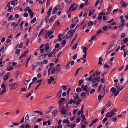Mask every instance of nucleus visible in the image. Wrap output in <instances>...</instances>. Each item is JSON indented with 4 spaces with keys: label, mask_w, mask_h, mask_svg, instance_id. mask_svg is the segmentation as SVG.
<instances>
[{
    "label": "nucleus",
    "mask_w": 128,
    "mask_h": 128,
    "mask_svg": "<svg viewBox=\"0 0 128 128\" xmlns=\"http://www.w3.org/2000/svg\"><path fill=\"white\" fill-rule=\"evenodd\" d=\"M63 89L64 90H65L67 89V86L65 85H63L62 86Z\"/></svg>",
    "instance_id": "48"
},
{
    "label": "nucleus",
    "mask_w": 128,
    "mask_h": 128,
    "mask_svg": "<svg viewBox=\"0 0 128 128\" xmlns=\"http://www.w3.org/2000/svg\"><path fill=\"white\" fill-rule=\"evenodd\" d=\"M36 20V18H33L31 21V23L33 24L34 23Z\"/></svg>",
    "instance_id": "36"
},
{
    "label": "nucleus",
    "mask_w": 128,
    "mask_h": 128,
    "mask_svg": "<svg viewBox=\"0 0 128 128\" xmlns=\"http://www.w3.org/2000/svg\"><path fill=\"white\" fill-rule=\"evenodd\" d=\"M116 44H114L112 45H110V48H113L114 49L116 47Z\"/></svg>",
    "instance_id": "26"
},
{
    "label": "nucleus",
    "mask_w": 128,
    "mask_h": 128,
    "mask_svg": "<svg viewBox=\"0 0 128 128\" xmlns=\"http://www.w3.org/2000/svg\"><path fill=\"white\" fill-rule=\"evenodd\" d=\"M76 103V101L72 99H70L69 100L68 104H72V103L74 104Z\"/></svg>",
    "instance_id": "14"
},
{
    "label": "nucleus",
    "mask_w": 128,
    "mask_h": 128,
    "mask_svg": "<svg viewBox=\"0 0 128 128\" xmlns=\"http://www.w3.org/2000/svg\"><path fill=\"white\" fill-rule=\"evenodd\" d=\"M56 50H52L50 52L52 54H54L56 53Z\"/></svg>",
    "instance_id": "53"
},
{
    "label": "nucleus",
    "mask_w": 128,
    "mask_h": 128,
    "mask_svg": "<svg viewBox=\"0 0 128 128\" xmlns=\"http://www.w3.org/2000/svg\"><path fill=\"white\" fill-rule=\"evenodd\" d=\"M38 64V62H35L33 64V66L32 67V68L33 69H34L35 68L36 66Z\"/></svg>",
    "instance_id": "29"
},
{
    "label": "nucleus",
    "mask_w": 128,
    "mask_h": 128,
    "mask_svg": "<svg viewBox=\"0 0 128 128\" xmlns=\"http://www.w3.org/2000/svg\"><path fill=\"white\" fill-rule=\"evenodd\" d=\"M78 8V5L75 3L72 4L69 8V10H70L72 8L71 10V11H73L75 10L76 9Z\"/></svg>",
    "instance_id": "1"
},
{
    "label": "nucleus",
    "mask_w": 128,
    "mask_h": 128,
    "mask_svg": "<svg viewBox=\"0 0 128 128\" xmlns=\"http://www.w3.org/2000/svg\"><path fill=\"white\" fill-rule=\"evenodd\" d=\"M120 91V90L119 89H117V91L114 94V96H116L119 94V92Z\"/></svg>",
    "instance_id": "27"
},
{
    "label": "nucleus",
    "mask_w": 128,
    "mask_h": 128,
    "mask_svg": "<svg viewBox=\"0 0 128 128\" xmlns=\"http://www.w3.org/2000/svg\"><path fill=\"white\" fill-rule=\"evenodd\" d=\"M44 28L42 29L40 32L39 33L38 35V36H39L42 33V32L44 31Z\"/></svg>",
    "instance_id": "32"
},
{
    "label": "nucleus",
    "mask_w": 128,
    "mask_h": 128,
    "mask_svg": "<svg viewBox=\"0 0 128 128\" xmlns=\"http://www.w3.org/2000/svg\"><path fill=\"white\" fill-rule=\"evenodd\" d=\"M124 65L122 66V67H120L118 68V70L120 71H121L124 68Z\"/></svg>",
    "instance_id": "47"
},
{
    "label": "nucleus",
    "mask_w": 128,
    "mask_h": 128,
    "mask_svg": "<svg viewBox=\"0 0 128 128\" xmlns=\"http://www.w3.org/2000/svg\"><path fill=\"white\" fill-rule=\"evenodd\" d=\"M106 107H104L103 108V109L101 111V114H102L104 113V110H106Z\"/></svg>",
    "instance_id": "45"
},
{
    "label": "nucleus",
    "mask_w": 128,
    "mask_h": 128,
    "mask_svg": "<svg viewBox=\"0 0 128 128\" xmlns=\"http://www.w3.org/2000/svg\"><path fill=\"white\" fill-rule=\"evenodd\" d=\"M50 16L48 15L45 17V21L46 23H48V20Z\"/></svg>",
    "instance_id": "21"
},
{
    "label": "nucleus",
    "mask_w": 128,
    "mask_h": 128,
    "mask_svg": "<svg viewBox=\"0 0 128 128\" xmlns=\"http://www.w3.org/2000/svg\"><path fill=\"white\" fill-rule=\"evenodd\" d=\"M54 32V30H50L49 31L46 33V34H47L48 36H49L50 35L52 34Z\"/></svg>",
    "instance_id": "10"
},
{
    "label": "nucleus",
    "mask_w": 128,
    "mask_h": 128,
    "mask_svg": "<svg viewBox=\"0 0 128 128\" xmlns=\"http://www.w3.org/2000/svg\"><path fill=\"white\" fill-rule=\"evenodd\" d=\"M56 16H53L50 18L49 21V22H51L53 21L56 18Z\"/></svg>",
    "instance_id": "17"
},
{
    "label": "nucleus",
    "mask_w": 128,
    "mask_h": 128,
    "mask_svg": "<svg viewBox=\"0 0 128 128\" xmlns=\"http://www.w3.org/2000/svg\"><path fill=\"white\" fill-rule=\"evenodd\" d=\"M81 116L82 117V121L81 122H83L84 120H86V118L85 117V115L84 114H83L82 115H81Z\"/></svg>",
    "instance_id": "19"
},
{
    "label": "nucleus",
    "mask_w": 128,
    "mask_h": 128,
    "mask_svg": "<svg viewBox=\"0 0 128 128\" xmlns=\"http://www.w3.org/2000/svg\"><path fill=\"white\" fill-rule=\"evenodd\" d=\"M100 94L101 95H102L103 96H104L105 94V91H103L102 90H101V91L100 92Z\"/></svg>",
    "instance_id": "44"
},
{
    "label": "nucleus",
    "mask_w": 128,
    "mask_h": 128,
    "mask_svg": "<svg viewBox=\"0 0 128 128\" xmlns=\"http://www.w3.org/2000/svg\"><path fill=\"white\" fill-rule=\"evenodd\" d=\"M52 10V7H51L48 10L47 13V14H48V15L50 16V14H51V10Z\"/></svg>",
    "instance_id": "22"
},
{
    "label": "nucleus",
    "mask_w": 128,
    "mask_h": 128,
    "mask_svg": "<svg viewBox=\"0 0 128 128\" xmlns=\"http://www.w3.org/2000/svg\"><path fill=\"white\" fill-rule=\"evenodd\" d=\"M23 43L22 42L20 43L19 45V47L20 48H21L22 47Z\"/></svg>",
    "instance_id": "64"
},
{
    "label": "nucleus",
    "mask_w": 128,
    "mask_h": 128,
    "mask_svg": "<svg viewBox=\"0 0 128 128\" xmlns=\"http://www.w3.org/2000/svg\"><path fill=\"white\" fill-rule=\"evenodd\" d=\"M28 12L30 14V18H31L34 15V12H32L31 10H29L28 11Z\"/></svg>",
    "instance_id": "13"
},
{
    "label": "nucleus",
    "mask_w": 128,
    "mask_h": 128,
    "mask_svg": "<svg viewBox=\"0 0 128 128\" xmlns=\"http://www.w3.org/2000/svg\"><path fill=\"white\" fill-rule=\"evenodd\" d=\"M53 108V107L52 106H50V107L47 110H46L47 111V113H48L50 112Z\"/></svg>",
    "instance_id": "24"
},
{
    "label": "nucleus",
    "mask_w": 128,
    "mask_h": 128,
    "mask_svg": "<svg viewBox=\"0 0 128 128\" xmlns=\"http://www.w3.org/2000/svg\"><path fill=\"white\" fill-rule=\"evenodd\" d=\"M128 41V38H125L123 40V42L124 43H126Z\"/></svg>",
    "instance_id": "52"
},
{
    "label": "nucleus",
    "mask_w": 128,
    "mask_h": 128,
    "mask_svg": "<svg viewBox=\"0 0 128 128\" xmlns=\"http://www.w3.org/2000/svg\"><path fill=\"white\" fill-rule=\"evenodd\" d=\"M105 116L106 117H111L112 116H111L109 112H107L105 115Z\"/></svg>",
    "instance_id": "25"
},
{
    "label": "nucleus",
    "mask_w": 128,
    "mask_h": 128,
    "mask_svg": "<svg viewBox=\"0 0 128 128\" xmlns=\"http://www.w3.org/2000/svg\"><path fill=\"white\" fill-rule=\"evenodd\" d=\"M96 80L99 82L100 80V77L99 76H97L96 77Z\"/></svg>",
    "instance_id": "62"
},
{
    "label": "nucleus",
    "mask_w": 128,
    "mask_h": 128,
    "mask_svg": "<svg viewBox=\"0 0 128 128\" xmlns=\"http://www.w3.org/2000/svg\"><path fill=\"white\" fill-rule=\"evenodd\" d=\"M87 48L86 47H84L83 48V50L84 52V54H86V50H87Z\"/></svg>",
    "instance_id": "37"
},
{
    "label": "nucleus",
    "mask_w": 128,
    "mask_h": 128,
    "mask_svg": "<svg viewBox=\"0 0 128 128\" xmlns=\"http://www.w3.org/2000/svg\"><path fill=\"white\" fill-rule=\"evenodd\" d=\"M54 80V78L52 76H50V78L48 80V84H50L52 82V81H53Z\"/></svg>",
    "instance_id": "11"
},
{
    "label": "nucleus",
    "mask_w": 128,
    "mask_h": 128,
    "mask_svg": "<svg viewBox=\"0 0 128 128\" xmlns=\"http://www.w3.org/2000/svg\"><path fill=\"white\" fill-rule=\"evenodd\" d=\"M96 34H95V35H94L92 36V37H91V39L88 40V42H92V40H94L96 38Z\"/></svg>",
    "instance_id": "15"
},
{
    "label": "nucleus",
    "mask_w": 128,
    "mask_h": 128,
    "mask_svg": "<svg viewBox=\"0 0 128 128\" xmlns=\"http://www.w3.org/2000/svg\"><path fill=\"white\" fill-rule=\"evenodd\" d=\"M88 88V86L87 85H85L84 86V87L83 88V89L84 90H83V91H84L85 92L87 91V88Z\"/></svg>",
    "instance_id": "33"
},
{
    "label": "nucleus",
    "mask_w": 128,
    "mask_h": 128,
    "mask_svg": "<svg viewBox=\"0 0 128 128\" xmlns=\"http://www.w3.org/2000/svg\"><path fill=\"white\" fill-rule=\"evenodd\" d=\"M76 25L74 24H72L70 26V28H73Z\"/></svg>",
    "instance_id": "59"
},
{
    "label": "nucleus",
    "mask_w": 128,
    "mask_h": 128,
    "mask_svg": "<svg viewBox=\"0 0 128 128\" xmlns=\"http://www.w3.org/2000/svg\"><path fill=\"white\" fill-rule=\"evenodd\" d=\"M78 55L77 54H76L72 57V59L73 60H75L77 57Z\"/></svg>",
    "instance_id": "43"
},
{
    "label": "nucleus",
    "mask_w": 128,
    "mask_h": 128,
    "mask_svg": "<svg viewBox=\"0 0 128 128\" xmlns=\"http://www.w3.org/2000/svg\"><path fill=\"white\" fill-rule=\"evenodd\" d=\"M128 4H126V2H124L122 4V6L124 8Z\"/></svg>",
    "instance_id": "60"
},
{
    "label": "nucleus",
    "mask_w": 128,
    "mask_h": 128,
    "mask_svg": "<svg viewBox=\"0 0 128 128\" xmlns=\"http://www.w3.org/2000/svg\"><path fill=\"white\" fill-rule=\"evenodd\" d=\"M102 84H100L98 86V92H100V90H101V87H102Z\"/></svg>",
    "instance_id": "46"
},
{
    "label": "nucleus",
    "mask_w": 128,
    "mask_h": 128,
    "mask_svg": "<svg viewBox=\"0 0 128 128\" xmlns=\"http://www.w3.org/2000/svg\"><path fill=\"white\" fill-rule=\"evenodd\" d=\"M57 114V110L56 109L54 110L52 112V116L54 117Z\"/></svg>",
    "instance_id": "6"
},
{
    "label": "nucleus",
    "mask_w": 128,
    "mask_h": 128,
    "mask_svg": "<svg viewBox=\"0 0 128 128\" xmlns=\"http://www.w3.org/2000/svg\"><path fill=\"white\" fill-rule=\"evenodd\" d=\"M112 8V7L111 6H108L107 9L108 11H110L111 10V9Z\"/></svg>",
    "instance_id": "58"
},
{
    "label": "nucleus",
    "mask_w": 128,
    "mask_h": 128,
    "mask_svg": "<svg viewBox=\"0 0 128 128\" xmlns=\"http://www.w3.org/2000/svg\"><path fill=\"white\" fill-rule=\"evenodd\" d=\"M18 85V84L17 83H13L10 84L9 86H12V87L14 88V90L17 87Z\"/></svg>",
    "instance_id": "5"
},
{
    "label": "nucleus",
    "mask_w": 128,
    "mask_h": 128,
    "mask_svg": "<svg viewBox=\"0 0 128 128\" xmlns=\"http://www.w3.org/2000/svg\"><path fill=\"white\" fill-rule=\"evenodd\" d=\"M26 1L27 2H28L30 4H33V2L32 0H26Z\"/></svg>",
    "instance_id": "41"
},
{
    "label": "nucleus",
    "mask_w": 128,
    "mask_h": 128,
    "mask_svg": "<svg viewBox=\"0 0 128 128\" xmlns=\"http://www.w3.org/2000/svg\"><path fill=\"white\" fill-rule=\"evenodd\" d=\"M96 24V22L95 21H94L93 22L92 21H90L88 23V26H90L93 25V24H94V25H95Z\"/></svg>",
    "instance_id": "8"
},
{
    "label": "nucleus",
    "mask_w": 128,
    "mask_h": 128,
    "mask_svg": "<svg viewBox=\"0 0 128 128\" xmlns=\"http://www.w3.org/2000/svg\"><path fill=\"white\" fill-rule=\"evenodd\" d=\"M112 92L113 93H115L116 91V89L114 87H112L111 89Z\"/></svg>",
    "instance_id": "23"
},
{
    "label": "nucleus",
    "mask_w": 128,
    "mask_h": 128,
    "mask_svg": "<svg viewBox=\"0 0 128 128\" xmlns=\"http://www.w3.org/2000/svg\"><path fill=\"white\" fill-rule=\"evenodd\" d=\"M15 1L14 0H12L11 2V4L12 5H14L15 4Z\"/></svg>",
    "instance_id": "57"
},
{
    "label": "nucleus",
    "mask_w": 128,
    "mask_h": 128,
    "mask_svg": "<svg viewBox=\"0 0 128 128\" xmlns=\"http://www.w3.org/2000/svg\"><path fill=\"white\" fill-rule=\"evenodd\" d=\"M13 16V15H11L10 16H9L8 17V20L9 21H10V20H11Z\"/></svg>",
    "instance_id": "31"
},
{
    "label": "nucleus",
    "mask_w": 128,
    "mask_h": 128,
    "mask_svg": "<svg viewBox=\"0 0 128 128\" xmlns=\"http://www.w3.org/2000/svg\"><path fill=\"white\" fill-rule=\"evenodd\" d=\"M60 6L59 5H57L52 10V14H55L56 12V11L58 10V8H60Z\"/></svg>",
    "instance_id": "3"
},
{
    "label": "nucleus",
    "mask_w": 128,
    "mask_h": 128,
    "mask_svg": "<svg viewBox=\"0 0 128 128\" xmlns=\"http://www.w3.org/2000/svg\"><path fill=\"white\" fill-rule=\"evenodd\" d=\"M1 87L4 90L6 89V86L4 84H2L1 85Z\"/></svg>",
    "instance_id": "35"
},
{
    "label": "nucleus",
    "mask_w": 128,
    "mask_h": 128,
    "mask_svg": "<svg viewBox=\"0 0 128 128\" xmlns=\"http://www.w3.org/2000/svg\"><path fill=\"white\" fill-rule=\"evenodd\" d=\"M92 79L93 78H92V76H90L88 78H86V80H87L92 81Z\"/></svg>",
    "instance_id": "28"
},
{
    "label": "nucleus",
    "mask_w": 128,
    "mask_h": 128,
    "mask_svg": "<svg viewBox=\"0 0 128 128\" xmlns=\"http://www.w3.org/2000/svg\"><path fill=\"white\" fill-rule=\"evenodd\" d=\"M42 80V79L40 80H38L36 81V83H39V84H40H40H41V82Z\"/></svg>",
    "instance_id": "49"
},
{
    "label": "nucleus",
    "mask_w": 128,
    "mask_h": 128,
    "mask_svg": "<svg viewBox=\"0 0 128 128\" xmlns=\"http://www.w3.org/2000/svg\"><path fill=\"white\" fill-rule=\"evenodd\" d=\"M81 102V100L80 99H79L76 102V104L77 105V106H78L79 104H80Z\"/></svg>",
    "instance_id": "42"
},
{
    "label": "nucleus",
    "mask_w": 128,
    "mask_h": 128,
    "mask_svg": "<svg viewBox=\"0 0 128 128\" xmlns=\"http://www.w3.org/2000/svg\"><path fill=\"white\" fill-rule=\"evenodd\" d=\"M48 54V53L47 51L45 52L44 53V55H42L39 56V57H42L43 58H45L47 56Z\"/></svg>",
    "instance_id": "9"
},
{
    "label": "nucleus",
    "mask_w": 128,
    "mask_h": 128,
    "mask_svg": "<svg viewBox=\"0 0 128 128\" xmlns=\"http://www.w3.org/2000/svg\"><path fill=\"white\" fill-rule=\"evenodd\" d=\"M95 10L94 9H92L91 10H90L89 11V14H88V16H90L93 14L94 13Z\"/></svg>",
    "instance_id": "12"
},
{
    "label": "nucleus",
    "mask_w": 128,
    "mask_h": 128,
    "mask_svg": "<svg viewBox=\"0 0 128 128\" xmlns=\"http://www.w3.org/2000/svg\"><path fill=\"white\" fill-rule=\"evenodd\" d=\"M6 89L3 90H2L0 92V95H2L3 94L4 92H6Z\"/></svg>",
    "instance_id": "39"
},
{
    "label": "nucleus",
    "mask_w": 128,
    "mask_h": 128,
    "mask_svg": "<svg viewBox=\"0 0 128 128\" xmlns=\"http://www.w3.org/2000/svg\"><path fill=\"white\" fill-rule=\"evenodd\" d=\"M28 15V14L27 13H24L23 14V16L24 17H27Z\"/></svg>",
    "instance_id": "56"
},
{
    "label": "nucleus",
    "mask_w": 128,
    "mask_h": 128,
    "mask_svg": "<svg viewBox=\"0 0 128 128\" xmlns=\"http://www.w3.org/2000/svg\"><path fill=\"white\" fill-rule=\"evenodd\" d=\"M86 94L85 92H82L80 96L82 97H83L84 96H86Z\"/></svg>",
    "instance_id": "38"
},
{
    "label": "nucleus",
    "mask_w": 128,
    "mask_h": 128,
    "mask_svg": "<svg viewBox=\"0 0 128 128\" xmlns=\"http://www.w3.org/2000/svg\"><path fill=\"white\" fill-rule=\"evenodd\" d=\"M95 90L94 89H92L90 91V94H93L95 91Z\"/></svg>",
    "instance_id": "54"
},
{
    "label": "nucleus",
    "mask_w": 128,
    "mask_h": 128,
    "mask_svg": "<svg viewBox=\"0 0 128 128\" xmlns=\"http://www.w3.org/2000/svg\"><path fill=\"white\" fill-rule=\"evenodd\" d=\"M104 67L106 68H107L109 67V66L107 65L106 64H105L104 66Z\"/></svg>",
    "instance_id": "50"
},
{
    "label": "nucleus",
    "mask_w": 128,
    "mask_h": 128,
    "mask_svg": "<svg viewBox=\"0 0 128 128\" xmlns=\"http://www.w3.org/2000/svg\"><path fill=\"white\" fill-rule=\"evenodd\" d=\"M82 90V89L80 88H77L76 89V91L77 92H80Z\"/></svg>",
    "instance_id": "40"
},
{
    "label": "nucleus",
    "mask_w": 128,
    "mask_h": 128,
    "mask_svg": "<svg viewBox=\"0 0 128 128\" xmlns=\"http://www.w3.org/2000/svg\"><path fill=\"white\" fill-rule=\"evenodd\" d=\"M49 44L48 43H47L45 44V50H46L48 49L49 48V47L48 46Z\"/></svg>",
    "instance_id": "16"
},
{
    "label": "nucleus",
    "mask_w": 128,
    "mask_h": 128,
    "mask_svg": "<svg viewBox=\"0 0 128 128\" xmlns=\"http://www.w3.org/2000/svg\"><path fill=\"white\" fill-rule=\"evenodd\" d=\"M60 112L62 114H66L67 113L66 110L65 108H62Z\"/></svg>",
    "instance_id": "4"
},
{
    "label": "nucleus",
    "mask_w": 128,
    "mask_h": 128,
    "mask_svg": "<svg viewBox=\"0 0 128 128\" xmlns=\"http://www.w3.org/2000/svg\"><path fill=\"white\" fill-rule=\"evenodd\" d=\"M82 68V67H80L77 70L76 72L75 75H76L78 73L80 69Z\"/></svg>",
    "instance_id": "51"
},
{
    "label": "nucleus",
    "mask_w": 128,
    "mask_h": 128,
    "mask_svg": "<svg viewBox=\"0 0 128 128\" xmlns=\"http://www.w3.org/2000/svg\"><path fill=\"white\" fill-rule=\"evenodd\" d=\"M120 22L122 23V24L120 26L118 27V28H119L121 26H122L124 25V23L125 21L124 20V19H123L121 20Z\"/></svg>",
    "instance_id": "18"
},
{
    "label": "nucleus",
    "mask_w": 128,
    "mask_h": 128,
    "mask_svg": "<svg viewBox=\"0 0 128 128\" xmlns=\"http://www.w3.org/2000/svg\"><path fill=\"white\" fill-rule=\"evenodd\" d=\"M108 119L106 118H104L102 121V123H104V122L108 120Z\"/></svg>",
    "instance_id": "61"
},
{
    "label": "nucleus",
    "mask_w": 128,
    "mask_h": 128,
    "mask_svg": "<svg viewBox=\"0 0 128 128\" xmlns=\"http://www.w3.org/2000/svg\"><path fill=\"white\" fill-rule=\"evenodd\" d=\"M62 92V90H60L57 93V96L58 98H60L61 97V95Z\"/></svg>",
    "instance_id": "7"
},
{
    "label": "nucleus",
    "mask_w": 128,
    "mask_h": 128,
    "mask_svg": "<svg viewBox=\"0 0 128 128\" xmlns=\"http://www.w3.org/2000/svg\"><path fill=\"white\" fill-rule=\"evenodd\" d=\"M54 73L56 74H58L59 72L60 73L62 74V72L60 68H54Z\"/></svg>",
    "instance_id": "2"
},
{
    "label": "nucleus",
    "mask_w": 128,
    "mask_h": 128,
    "mask_svg": "<svg viewBox=\"0 0 128 128\" xmlns=\"http://www.w3.org/2000/svg\"><path fill=\"white\" fill-rule=\"evenodd\" d=\"M83 82V80L82 79H81L78 82V85L79 86H80L81 85L82 83Z\"/></svg>",
    "instance_id": "34"
},
{
    "label": "nucleus",
    "mask_w": 128,
    "mask_h": 128,
    "mask_svg": "<svg viewBox=\"0 0 128 128\" xmlns=\"http://www.w3.org/2000/svg\"><path fill=\"white\" fill-rule=\"evenodd\" d=\"M70 62H68L67 65L66 66V68H68L69 67L70 65Z\"/></svg>",
    "instance_id": "55"
},
{
    "label": "nucleus",
    "mask_w": 128,
    "mask_h": 128,
    "mask_svg": "<svg viewBox=\"0 0 128 128\" xmlns=\"http://www.w3.org/2000/svg\"><path fill=\"white\" fill-rule=\"evenodd\" d=\"M65 100V98H61L60 100L58 102V104L59 105H60V103L64 101Z\"/></svg>",
    "instance_id": "20"
},
{
    "label": "nucleus",
    "mask_w": 128,
    "mask_h": 128,
    "mask_svg": "<svg viewBox=\"0 0 128 128\" xmlns=\"http://www.w3.org/2000/svg\"><path fill=\"white\" fill-rule=\"evenodd\" d=\"M8 78V76L6 75L4 77V80H6Z\"/></svg>",
    "instance_id": "63"
},
{
    "label": "nucleus",
    "mask_w": 128,
    "mask_h": 128,
    "mask_svg": "<svg viewBox=\"0 0 128 128\" xmlns=\"http://www.w3.org/2000/svg\"><path fill=\"white\" fill-rule=\"evenodd\" d=\"M29 10H31L30 9V8L28 6H27L26 8L24 10V11L25 12H26L28 11H28H29Z\"/></svg>",
    "instance_id": "30"
}]
</instances>
